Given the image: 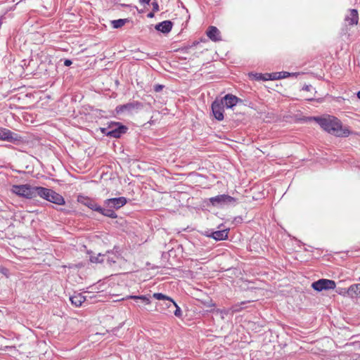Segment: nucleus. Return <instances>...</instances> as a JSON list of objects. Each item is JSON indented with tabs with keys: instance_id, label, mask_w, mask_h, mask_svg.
<instances>
[{
	"instance_id": "f257e3e1",
	"label": "nucleus",
	"mask_w": 360,
	"mask_h": 360,
	"mask_svg": "<svg viewBox=\"0 0 360 360\" xmlns=\"http://www.w3.org/2000/svg\"><path fill=\"white\" fill-rule=\"evenodd\" d=\"M313 119L323 129L330 134L344 137L350 134V131L348 129H342L341 122L335 117L326 115L324 117H314Z\"/></svg>"
},
{
	"instance_id": "f03ea898",
	"label": "nucleus",
	"mask_w": 360,
	"mask_h": 360,
	"mask_svg": "<svg viewBox=\"0 0 360 360\" xmlns=\"http://www.w3.org/2000/svg\"><path fill=\"white\" fill-rule=\"evenodd\" d=\"M12 191L22 197L26 198H33L37 194L45 199V188L44 187H31L29 185H14Z\"/></svg>"
},
{
	"instance_id": "7ed1b4c3",
	"label": "nucleus",
	"mask_w": 360,
	"mask_h": 360,
	"mask_svg": "<svg viewBox=\"0 0 360 360\" xmlns=\"http://www.w3.org/2000/svg\"><path fill=\"white\" fill-rule=\"evenodd\" d=\"M78 201L92 210L96 211L101 214L112 219L117 217V214L112 210H106L98 205L93 199L87 197L79 196Z\"/></svg>"
},
{
	"instance_id": "20e7f679",
	"label": "nucleus",
	"mask_w": 360,
	"mask_h": 360,
	"mask_svg": "<svg viewBox=\"0 0 360 360\" xmlns=\"http://www.w3.org/2000/svg\"><path fill=\"white\" fill-rule=\"evenodd\" d=\"M127 130V127L120 122H111L108 127L101 128L103 134L113 138H120Z\"/></svg>"
},
{
	"instance_id": "39448f33",
	"label": "nucleus",
	"mask_w": 360,
	"mask_h": 360,
	"mask_svg": "<svg viewBox=\"0 0 360 360\" xmlns=\"http://www.w3.org/2000/svg\"><path fill=\"white\" fill-rule=\"evenodd\" d=\"M127 200L124 197L109 198L104 201L103 205L106 210H118L126 205Z\"/></svg>"
},
{
	"instance_id": "423d86ee",
	"label": "nucleus",
	"mask_w": 360,
	"mask_h": 360,
	"mask_svg": "<svg viewBox=\"0 0 360 360\" xmlns=\"http://www.w3.org/2000/svg\"><path fill=\"white\" fill-rule=\"evenodd\" d=\"M336 286L335 282L333 280L321 278L311 284L314 290L321 292L323 290H333Z\"/></svg>"
},
{
	"instance_id": "0eeeda50",
	"label": "nucleus",
	"mask_w": 360,
	"mask_h": 360,
	"mask_svg": "<svg viewBox=\"0 0 360 360\" xmlns=\"http://www.w3.org/2000/svg\"><path fill=\"white\" fill-rule=\"evenodd\" d=\"M210 201L214 206L233 204L236 202V199L229 195H219L210 198Z\"/></svg>"
},
{
	"instance_id": "6e6552de",
	"label": "nucleus",
	"mask_w": 360,
	"mask_h": 360,
	"mask_svg": "<svg viewBox=\"0 0 360 360\" xmlns=\"http://www.w3.org/2000/svg\"><path fill=\"white\" fill-rule=\"evenodd\" d=\"M224 107L223 100L217 99L212 103L213 115L219 121L224 120Z\"/></svg>"
},
{
	"instance_id": "1a4fd4ad",
	"label": "nucleus",
	"mask_w": 360,
	"mask_h": 360,
	"mask_svg": "<svg viewBox=\"0 0 360 360\" xmlns=\"http://www.w3.org/2000/svg\"><path fill=\"white\" fill-rule=\"evenodd\" d=\"M46 200L59 205L65 204L63 197L51 189H46Z\"/></svg>"
},
{
	"instance_id": "9d476101",
	"label": "nucleus",
	"mask_w": 360,
	"mask_h": 360,
	"mask_svg": "<svg viewBox=\"0 0 360 360\" xmlns=\"http://www.w3.org/2000/svg\"><path fill=\"white\" fill-rule=\"evenodd\" d=\"M142 107V104L139 101L127 103L124 105H117L115 110L117 113H122L124 111L131 112L134 109H139Z\"/></svg>"
},
{
	"instance_id": "9b49d317",
	"label": "nucleus",
	"mask_w": 360,
	"mask_h": 360,
	"mask_svg": "<svg viewBox=\"0 0 360 360\" xmlns=\"http://www.w3.org/2000/svg\"><path fill=\"white\" fill-rule=\"evenodd\" d=\"M17 134L5 128L0 129V140L15 142L18 140Z\"/></svg>"
},
{
	"instance_id": "f8f14e48",
	"label": "nucleus",
	"mask_w": 360,
	"mask_h": 360,
	"mask_svg": "<svg viewBox=\"0 0 360 360\" xmlns=\"http://www.w3.org/2000/svg\"><path fill=\"white\" fill-rule=\"evenodd\" d=\"M349 15L345 18V22L349 25H356L359 22V13L356 9H349Z\"/></svg>"
},
{
	"instance_id": "ddd939ff",
	"label": "nucleus",
	"mask_w": 360,
	"mask_h": 360,
	"mask_svg": "<svg viewBox=\"0 0 360 360\" xmlns=\"http://www.w3.org/2000/svg\"><path fill=\"white\" fill-rule=\"evenodd\" d=\"M221 100H223L224 106L227 108H231L236 105L239 101H241L239 98L232 94H226Z\"/></svg>"
},
{
	"instance_id": "4468645a",
	"label": "nucleus",
	"mask_w": 360,
	"mask_h": 360,
	"mask_svg": "<svg viewBox=\"0 0 360 360\" xmlns=\"http://www.w3.org/2000/svg\"><path fill=\"white\" fill-rule=\"evenodd\" d=\"M172 22L170 20L162 21L155 25V30L164 34L169 33L172 28Z\"/></svg>"
},
{
	"instance_id": "2eb2a0df",
	"label": "nucleus",
	"mask_w": 360,
	"mask_h": 360,
	"mask_svg": "<svg viewBox=\"0 0 360 360\" xmlns=\"http://www.w3.org/2000/svg\"><path fill=\"white\" fill-rule=\"evenodd\" d=\"M207 35L213 41L221 40L220 32L216 27L210 26L207 32Z\"/></svg>"
},
{
	"instance_id": "dca6fc26",
	"label": "nucleus",
	"mask_w": 360,
	"mask_h": 360,
	"mask_svg": "<svg viewBox=\"0 0 360 360\" xmlns=\"http://www.w3.org/2000/svg\"><path fill=\"white\" fill-rule=\"evenodd\" d=\"M229 230H219L212 232L210 235H208L209 237L214 238L215 240H223L228 238Z\"/></svg>"
},
{
	"instance_id": "f3484780",
	"label": "nucleus",
	"mask_w": 360,
	"mask_h": 360,
	"mask_svg": "<svg viewBox=\"0 0 360 360\" xmlns=\"http://www.w3.org/2000/svg\"><path fill=\"white\" fill-rule=\"evenodd\" d=\"M347 293L351 297H360V283L353 284L347 290Z\"/></svg>"
},
{
	"instance_id": "a211bd4d",
	"label": "nucleus",
	"mask_w": 360,
	"mask_h": 360,
	"mask_svg": "<svg viewBox=\"0 0 360 360\" xmlns=\"http://www.w3.org/2000/svg\"><path fill=\"white\" fill-rule=\"evenodd\" d=\"M86 298L82 294H77L71 296L70 300L72 304L75 307H80L82 304L85 301Z\"/></svg>"
},
{
	"instance_id": "6ab92c4d",
	"label": "nucleus",
	"mask_w": 360,
	"mask_h": 360,
	"mask_svg": "<svg viewBox=\"0 0 360 360\" xmlns=\"http://www.w3.org/2000/svg\"><path fill=\"white\" fill-rule=\"evenodd\" d=\"M169 309H170L169 312L173 311L176 316L180 317L181 316V310L180 307L173 300H169Z\"/></svg>"
},
{
	"instance_id": "aec40b11",
	"label": "nucleus",
	"mask_w": 360,
	"mask_h": 360,
	"mask_svg": "<svg viewBox=\"0 0 360 360\" xmlns=\"http://www.w3.org/2000/svg\"><path fill=\"white\" fill-rule=\"evenodd\" d=\"M127 299H133L136 302L140 301L145 304H149L150 303V299L146 295H129L126 297V300Z\"/></svg>"
},
{
	"instance_id": "412c9836",
	"label": "nucleus",
	"mask_w": 360,
	"mask_h": 360,
	"mask_svg": "<svg viewBox=\"0 0 360 360\" xmlns=\"http://www.w3.org/2000/svg\"><path fill=\"white\" fill-rule=\"evenodd\" d=\"M128 21L127 19H118V20H114L111 22L113 28H120L122 26H124L126 22Z\"/></svg>"
},
{
	"instance_id": "4be33fe9",
	"label": "nucleus",
	"mask_w": 360,
	"mask_h": 360,
	"mask_svg": "<svg viewBox=\"0 0 360 360\" xmlns=\"http://www.w3.org/2000/svg\"><path fill=\"white\" fill-rule=\"evenodd\" d=\"M117 259V256L113 253H110L108 252V254L105 255V260L107 261L108 264L110 265L115 264L116 262V259Z\"/></svg>"
},
{
	"instance_id": "5701e85b",
	"label": "nucleus",
	"mask_w": 360,
	"mask_h": 360,
	"mask_svg": "<svg viewBox=\"0 0 360 360\" xmlns=\"http://www.w3.org/2000/svg\"><path fill=\"white\" fill-rule=\"evenodd\" d=\"M105 255L99 254L96 257L91 256L90 261L93 263H102L104 262Z\"/></svg>"
},
{
	"instance_id": "b1692460",
	"label": "nucleus",
	"mask_w": 360,
	"mask_h": 360,
	"mask_svg": "<svg viewBox=\"0 0 360 360\" xmlns=\"http://www.w3.org/2000/svg\"><path fill=\"white\" fill-rule=\"evenodd\" d=\"M153 297L158 300H164L165 301L166 299H167L169 297L166 296L165 295L160 292H155L153 294Z\"/></svg>"
},
{
	"instance_id": "393cba45",
	"label": "nucleus",
	"mask_w": 360,
	"mask_h": 360,
	"mask_svg": "<svg viewBox=\"0 0 360 360\" xmlns=\"http://www.w3.org/2000/svg\"><path fill=\"white\" fill-rule=\"evenodd\" d=\"M164 85H162V84H155L153 86V90L155 91V92H160L161 91L163 88H164Z\"/></svg>"
},
{
	"instance_id": "a878e982",
	"label": "nucleus",
	"mask_w": 360,
	"mask_h": 360,
	"mask_svg": "<svg viewBox=\"0 0 360 360\" xmlns=\"http://www.w3.org/2000/svg\"><path fill=\"white\" fill-rule=\"evenodd\" d=\"M152 6H153V11L156 12V11H159V6H158V2L156 1H154L152 3Z\"/></svg>"
},
{
	"instance_id": "bb28decb",
	"label": "nucleus",
	"mask_w": 360,
	"mask_h": 360,
	"mask_svg": "<svg viewBox=\"0 0 360 360\" xmlns=\"http://www.w3.org/2000/svg\"><path fill=\"white\" fill-rule=\"evenodd\" d=\"M347 290L346 288H340L337 290V292L340 295H345L346 294L347 295Z\"/></svg>"
},
{
	"instance_id": "cd10ccee",
	"label": "nucleus",
	"mask_w": 360,
	"mask_h": 360,
	"mask_svg": "<svg viewBox=\"0 0 360 360\" xmlns=\"http://www.w3.org/2000/svg\"><path fill=\"white\" fill-rule=\"evenodd\" d=\"M49 65L51 68L53 70V72L56 71V65L52 63L51 60H49Z\"/></svg>"
},
{
	"instance_id": "c85d7f7f",
	"label": "nucleus",
	"mask_w": 360,
	"mask_h": 360,
	"mask_svg": "<svg viewBox=\"0 0 360 360\" xmlns=\"http://www.w3.org/2000/svg\"><path fill=\"white\" fill-rule=\"evenodd\" d=\"M72 63V60H69V59H65V61H64V65L65 66H70L71 65Z\"/></svg>"
},
{
	"instance_id": "c756f323",
	"label": "nucleus",
	"mask_w": 360,
	"mask_h": 360,
	"mask_svg": "<svg viewBox=\"0 0 360 360\" xmlns=\"http://www.w3.org/2000/svg\"><path fill=\"white\" fill-rule=\"evenodd\" d=\"M313 87L311 85H306L303 87V90H305V91H310L311 89H312Z\"/></svg>"
},
{
	"instance_id": "7c9ffc66",
	"label": "nucleus",
	"mask_w": 360,
	"mask_h": 360,
	"mask_svg": "<svg viewBox=\"0 0 360 360\" xmlns=\"http://www.w3.org/2000/svg\"><path fill=\"white\" fill-rule=\"evenodd\" d=\"M141 4H148L150 0H139Z\"/></svg>"
},
{
	"instance_id": "2f4dec72",
	"label": "nucleus",
	"mask_w": 360,
	"mask_h": 360,
	"mask_svg": "<svg viewBox=\"0 0 360 360\" xmlns=\"http://www.w3.org/2000/svg\"><path fill=\"white\" fill-rule=\"evenodd\" d=\"M169 300H172V298L170 297H168L167 299H166V300L165 301V306L169 309Z\"/></svg>"
},
{
	"instance_id": "473e14b6",
	"label": "nucleus",
	"mask_w": 360,
	"mask_h": 360,
	"mask_svg": "<svg viewBox=\"0 0 360 360\" xmlns=\"http://www.w3.org/2000/svg\"><path fill=\"white\" fill-rule=\"evenodd\" d=\"M347 32H348V29H347V26L345 28H342V34H346L347 33Z\"/></svg>"
},
{
	"instance_id": "72a5a7b5",
	"label": "nucleus",
	"mask_w": 360,
	"mask_h": 360,
	"mask_svg": "<svg viewBox=\"0 0 360 360\" xmlns=\"http://www.w3.org/2000/svg\"><path fill=\"white\" fill-rule=\"evenodd\" d=\"M147 16H148V18H153V17L154 16V14H153V13L150 12V13H149L147 15Z\"/></svg>"
},
{
	"instance_id": "f704fd0d",
	"label": "nucleus",
	"mask_w": 360,
	"mask_h": 360,
	"mask_svg": "<svg viewBox=\"0 0 360 360\" xmlns=\"http://www.w3.org/2000/svg\"><path fill=\"white\" fill-rule=\"evenodd\" d=\"M282 73L283 74V76L282 77H285L288 75H289V73L286 72H283Z\"/></svg>"
},
{
	"instance_id": "c9c22d12",
	"label": "nucleus",
	"mask_w": 360,
	"mask_h": 360,
	"mask_svg": "<svg viewBox=\"0 0 360 360\" xmlns=\"http://www.w3.org/2000/svg\"><path fill=\"white\" fill-rule=\"evenodd\" d=\"M356 96L360 99V90L357 92Z\"/></svg>"
},
{
	"instance_id": "e433bc0d",
	"label": "nucleus",
	"mask_w": 360,
	"mask_h": 360,
	"mask_svg": "<svg viewBox=\"0 0 360 360\" xmlns=\"http://www.w3.org/2000/svg\"><path fill=\"white\" fill-rule=\"evenodd\" d=\"M198 44V42H193V44L191 47H192V46H195L196 44Z\"/></svg>"
},
{
	"instance_id": "4c0bfd02",
	"label": "nucleus",
	"mask_w": 360,
	"mask_h": 360,
	"mask_svg": "<svg viewBox=\"0 0 360 360\" xmlns=\"http://www.w3.org/2000/svg\"><path fill=\"white\" fill-rule=\"evenodd\" d=\"M359 281H360V277H359Z\"/></svg>"
}]
</instances>
